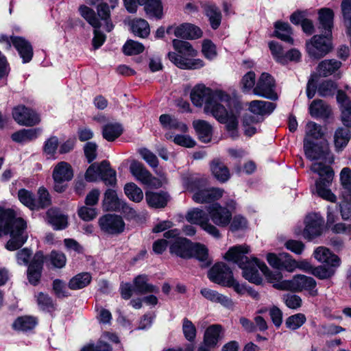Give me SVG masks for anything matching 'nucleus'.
Here are the masks:
<instances>
[{"label": "nucleus", "mask_w": 351, "mask_h": 351, "mask_svg": "<svg viewBox=\"0 0 351 351\" xmlns=\"http://www.w3.org/2000/svg\"><path fill=\"white\" fill-rule=\"evenodd\" d=\"M341 66V62L336 60H326L318 65L319 75L328 76L337 71Z\"/></svg>", "instance_id": "37998d69"}, {"label": "nucleus", "mask_w": 351, "mask_h": 351, "mask_svg": "<svg viewBox=\"0 0 351 351\" xmlns=\"http://www.w3.org/2000/svg\"><path fill=\"white\" fill-rule=\"evenodd\" d=\"M253 93L256 95L271 100L278 99L277 93L275 92L274 80L268 73H262L253 89Z\"/></svg>", "instance_id": "f8f14e48"}, {"label": "nucleus", "mask_w": 351, "mask_h": 351, "mask_svg": "<svg viewBox=\"0 0 351 351\" xmlns=\"http://www.w3.org/2000/svg\"><path fill=\"white\" fill-rule=\"evenodd\" d=\"M168 34H173L175 36L186 39H195L201 37V29L192 24L184 23L178 27H169L166 31Z\"/></svg>", "instance_id": "6ab92c4d"}, {"label": "nucleus", "mask_w": 351, "mask_h": 351, "mask_svg": "<svg viewBox=\"0 0 351 351\" xmlns=\"http://www.w3.org/2000/svg\"><path fill=\"white\" fill-rule=\"evenodd\" d=\"M193 126L202 142H210L213 135V127L208 122L201 119L194 120Z\"/></svg>", "instance_id": "a878e982"}, {"label": "nucleus", "mask_w": 351, "mask_h": 351, "mask_svg": "<svg viewBox=\"0 0 351 351\" xmlns=\"http://www.w3.org/2000/svg\"><path fill=\"white\" fill-rule=\"evenodd\" d=\"M12 43L23 59V62H29L33 57V49L31 44L25 38L18 36L12 38Z\"/></svg>", "instance_id": "393cba45"}, {"label": "nucleus", "mask_w": 351, "mask_h": 351, "mask_svg": "<svg viewBox=\"0 0 351 351\" xmlns=\"http://www.w3.org/2000/svg\"><path fill=\"white\" fill-rule=\"evenodd\" d=\"M314 258L320 263L326 264L332 267H338L340 265L339 258L332 254L331 252L325 247H317L313 253Z\"/></svg>", "instance_id": "b1692460"}, {"label": "nucleus", "mask_w": 351, "mask_h": 351, "mask_svg": "<svg viewBox=\"0 0 351 351\" xmlns=\"http://www.w3.org/2000/svg\"><path fill=\"white\" fill-rule=\"evenodd\" d=\"M141 5H144V10L147 15L157 19L163 17V5L162 0H144Z\"/></svg>", "instance_id": "c756f323"}, {"label": "nucleus", "mask_w": 351, "mask_h": 351, "mask_svg": "<svg viewBox=\"0 0 351 351\" xmlns=\"http://www.w3.org/2000/svg\"><path fill=\"white\" fill-rule=\"evenodd\" d=\"M186 219L191 223L196 224L215 238L220 237L217 228L210 222L208 215L198 208L189 210L186 214Z\"/></svg>", "instance_id": "9b49d317"}, {"label": "nucleus", "mask_w": 351, "mask_h": 351, "mask_svg": "<svg viewBox=\"0 0 351 351\" xmlns=\"http://www.w3.org/2000/svg\"><path fill=\"white\" fill-rule=\"evenodd\" d=\"M229 225L230 230L232 232H236L247 229L248 223L244 217L238 215L231 219Z\"/></svg>", "instance_id": "69168bd1"}, {"label": "nucleus", "mask_w": 351, "mask_h": 351, "mask_svg": "<svg viewBox=\"0 0 351 351\" xmlns=\"http://www.w3.org/2000/svg\"><path fill=\"white\" fill-rule=\"evenodd\" d=\"M341 9L346 34L351 36V0H343Z\"/></svg>", "instance_id": "de8ad7c7"}, {"label": "nucleus", "mask_w": 351, "mask_h": 351, "mask_svg": "<svg viewBox=\"0 0 351 351\" xmlns=\"http://www.w3.org/2000/svg\"><path fill=\"white\" fill-rule=\"evenodd\" d=\"M208 276L212 282L223 286L233 278L232 271L223 263L215 264L208 271Z\"/></svg>", "instance_id": "f3484780"}, {"label": "nucleus", "mask_w": 351, "mask_h": 351, "mask_svg": "<svg viewBox=\"0 0 351 351\" xmlns=\"http://www.w3.org/2000/svg\"><path fill=\"white\" fill-rule=\"evenodd\" d=\"M58 144V138L56 136H51L45 141L43 150L48 158H54Z\"/></svg>", "instance_id": "13d9d810"}, {"label": "nucleus", "mask_w": 351, "mask_h": 351, "mask_svg": "<svg viewBox=\"0 0 351 351\" xmlns=\"http://www.w3.org/2000/svg\"><path fill=\"white\" fill-rule=\"evenodd\" d=\"M274 35L281 40L293 45V39L291 37L292 30L287 23L277 21L274 25Z\"/></svg>", "instance_id": "f704fd0d"}, {"label": "nucleus", "mask_w": 351, "mask_h": 351, "mask_svg": "<svg viewBox=\"0 0 351 351\" xmlns=\"http://www.w3.org/2000/svg\"><path fill=\"white\" fill-rule=\"evenodd\" d=\"M247 105L249 111L255 116L252 119H260V122L264 116L270 114L276 108L275 104L262 100H254Z\"/></svg>", "instance_id": "aec40b11"}, {"label": "nucleus", "mask_w": 351, "mask_h": 351, "mask_svg": "<svg viewBox=\"0 0 351 351\" xmlns=\"http://www.w3.org/2000/svg\"><path fill=\"white\" fill-rule=\"evenodd\" d=\"M323 132L319 125L313 121H310L306 124L305 138L308 139L309 138H313L318 139L321 138Z\"/></svg>", "instance_id": "e2e57ef3"}, {"label": "nucleus", "mask_w": 351, "mask_h": 351, "mask_svg": "<svg viewBox=\"0 0 351 351\" xmlns=\"http://www.w3.org/2000/svg\"><path fill=\"white\" fill-rule=\"evenodd\" d=\"M13 119L19 125L33 126L40 121L39 115L32 109L24 106H18L13 108Z\"/></svg>", "instance_id": "ddd939ff"}, {"label": "nucleus", "mask_w": 351, "mask_h": 351, "mask_svg": "<svg viewBox=\"0 0 351 351\" xmlns=\"http://www.w3.org/2000/svg\"><path fill=\"white\" fill-rule=\"evenodd\" d=\"M53 180V189L58 193L65 191L68 186V182L73 178V170L71 165L64 161H61L56 165L52 172Z\"/></svg>", "instance_id": "9d476101"}, {"label": "nucleus", "mask_w": 351, "mask_h": 351, "mask_svg": "<svg viewBox=\"0 0 351 351\" xmlns=\"http://www.w3.org/2000/svg\"><path fill=\"white\" fill-rule=\"evenodd\" d=\"M211 171L214 176L221 182H226L230 178L228 168L221 162L214 161L211 165Z\"/></svg>", "instance_id": "09e8293b"}, {"label": "nucleus", "mask_w": 351, "mask_h": 351, "mask_svg": "<svg viewBox=\"0 0 351 351\" xmlns=\"http://www.w3.org/2000/svg\"><path fill=\"white\" fill-rule=\"evenodd\" d=\"M316 282L312 278L304 275H296L291 280H285L278 284L279 290H289L293 291H306L312 296L317 295Z\"/></svg>", "instance_id": "0eeeda50"}, {"label": "nucleus", "mask_w": 351, "mask_h": 351, "mask_svg": "<svg viewBox=\"0 0 351 351\" xmlns=\"http://www.w3.org/2000/svg\"><path fill=\"white\" fill-rule=\"evenodd\" d=\"M134 291L138 294L149 293H158V287L148 283V278L146 275H138L133 280Z\"/></svg>", "instance_id": "cd10ccee"}, {"label": "nucleus", "mask_w": 351, "mask_h": 351, "mask_svg": "<svg viewBox=\"0 0 351 351\" xmlns=\"http://www.w3.org/2000/svg\"><path fill=\"white\" fill-rule=\"evenodd\" d=\"M18 197L20 202L30 210H35V198L31 192L25 189L19 191Z\"/></svg>", "instance_id": "bf43d9fd"}, {"label": "nucleus", "mask_w": 351, "mask_h": 351, "mask_svg": "<svg viewBox=\"0 0 351 351\" xmlns=\"http://www.w3.org/2000/svg\"><path fill=\"white\" fill-rule=\"evenodd\" d=\"M124 191L127 197L132 201L140 202L143 198L142 190L134 183H128L125 185Z\"/></svg>", "instance_id": "3c124183"}, {"label": "nucleus", "mask_w": 351, "mask_h": 351, "mask_svg": "<svg viewBox=\"0 0 351 351\" xmlns=\"http://www.w3.org/2000/svg\"><path fill=\"white\" fill-rule=\"evenodd\" d=\"M334 12L331 9L322 8L319 11V27L327 35L332 36Z\"/></svg>", "instance_id": "c85d7f7f"}, {"label": "nucleus", "mask_w": 351, "mask_h": 351, "mask_svg": "<svg viewBox=\"0 0 351 351\" xmlns=\"http://www.w3.org/2000/svg\"><path fill=\"white\" fill-rule=\"evenodd\" d=\"M258 122H260V119H252V116L245 115L243 120L245 134L247 136H252L257 133L259 130V127L256 123Z\"/></svg>", "instance_id": "603ef678"}, {"label": "nucleus", "mask_w": 351, "mask_h": 351, "mask_svg": "<svg viewBox=\"0 0 351 351\" xmlns=\"http://www.w3.org/2000/svg\"><path fill=\"white\" fill-rule=\"evenodd\" d=\"M202 8L209 19L211 27L215 29L218 28L221 20V14L219 8L209 2L203 3Z\"/></svg>", "instance_id": "2f4dec72"}, {"label": "nucleus", "mask_w": 351, "mask_h": 351, "mask_svg": "<svg viewBox=\"0 0 351 351\" xmlns=\"http://www.w3.org/2000/svg\"><path fill=\"white\" fill-rule=\"evenodd\" d=\"M36 321L35 318L29 316L19 317L13 324L14 329L21 331H27L35 327Z\"/></svg>", "instance_id": "8fccbe9b"}, {"label": "nucleus", "mask_w": 351, "mask_h": 351, "mask_svg": "<svg viewBox=\"0 0 351 351\" xmlns=\"http://www.w3.org/2000/svg\"><path fill=\"white\" fill-rule=\"evenodd\" d=\"M182 330L185 338L189 341H193L196 337V328L187 318L183 319Z\"/></svg>", "instance_id": "338daca9"}, {"label": "nucleus", "mask_w": 351, "mask_h": 351, "mask_svg": "<svg viewBox=\"0 0 351 351\" xmlns=\"http://www.w3.org/2000/svg\"><path fill=\"white\" fill-rule=\"evenodd\" d=\"M254 264L256 265V269L258 271L260 270L264 274L268 282L272 283L274 288L279 289V288L277 287V285L284 281L282 280V274L280 271H271L267 265L260 261Z\"/></svg>", "instance_id": "7c9ffc66"}, {"label": "nucleus", "mask_w": 351, "mask_h": 351, "mask_svg": "<svg viewBox=\"0 0 351 351\" xmlns=\"http://www.w3.org/2000/svg\"><path fill=\"white\" fill-rule=\"evenodd\" d=\"M337 267L318 266L312 269L311 274L320 279H326L334 275Z\"/></svg>", "instance_id": "680f3d73"}, {"label": "nucleus", "mask_w": 351, "mask_h": 351, "mask_svg": "<svg viewBox=\"0 0 351 351\" xmlns=\"http://www.w3.org/2000/svg\"><path fill=\"white\" fill-rule=\"evenodd\" d=\"M256 75L253 71L247 72L241 79V86L243 92L253 90L255 87Z\"/></svg>", "instance_id": "774afa93"}, {"label": "nucleus", "mask_w": 351, "mask_h": 351, "mask_svg": "<svg viewBox=\"0 0 351 351\" xmlns=\"http://www.w3.org/2000/svg\"><path fill=\"white\" fill-rule=\"evenodd\" d=\"M306 322V317L302 313H297L289 317L285 322L287 328L290 330H296L301 327Z\"/></svg>", "instance_id": "5fc2aeb1"}, {"label": "nucleus", "mask_w": 351, "mask_h": 351, "mask_svg": "<svg viewBox=\"0 0 351 351\" xmlns=\"http://www.w3.org/2000/svg\"><path fill=\"white\" fill-rule=\"evenodd\" d=\"M250 252V247L246 244L237 245L231 247L224 255V258L229 261L237 264L241 269L243 276L249 282L261 285L262 283V278L256 269L255 262H258L255 257H247V254Z\"/></svg>", "instance_id": "f03ea898"}, {"label": "nucleus", "mask_w": 351, "mask_h": 351, "mask_svg": "<svg viewBox=\"0 0 351 351\" xmlns=\"http://www.w3.org/2000/svg\"><path fill=\"white\" fill-rule=\"evenodd\" d=\"M185 189L193 193L192 199L198 204L210 203L219 199L223 195V190L209 187L206 178L198 175L186 177L184 180Z\"/></svg>", "instance_id": "7ed1b4c3"}, {"label": "nucleus", "mask_w": 351, "mask_h": 351, "mask_svg": "<svg viewBox=\"0 0 351 351\" xmlns=\"http://www.w3.org/2000/svg\"><path fill=\"white\" fill-rule=\"evenodd\" d=\"M323 219L315 213L308 215L305 219V228L303 230V237L311 240L321 234Z\"/></svg>", "instance_id": "a211bd4d"}, {"label": "nucleus", "mask_w": 351, "mask_h": 351, "mask_svg": "<svg viewBox=\"0 0 351 351\" xmlns=\"http://www.w3.org/2000/svg\"><path fill=\"white\" fill-rule=\"evenodd\" d=\"M123 132V128L119 123H108L102 129V136L108 141H113Z\"/></svg>", "instance_id": "79ce46f5"}, {"label": "nucleus", "mask_w": 351, "mask_h": 351, "mask_svg": "<svg viewBox=\"0 0 351 351\" xmlns=\"http://www.w3.org/2000/svg\"><path fill=\"white\" fill-rule=\"evenodd\" d=\"M99 225L104 232L108 234H119L123 231L125 223L122 218L116 215H106L99 220Z\"/></svg>", "instance_id": "dca6fc26"}, {"label": "nucleus", "mask_w": 351, "mask_h": 351, "mask_svg": "<svg viewBox=\"0 0 351 351\" xmlns=\"http://www.w3.org/2000/svg\"><path fill=\"white\" fill-rule=\"evenodd\" d=\"M210 220L219 227L228 226L232 219L231 212L218 203L213 204L207 207Z\"/></svg>", "instance_id": "4468645a"}, {"label": "nucleus", "mask_w": 351, "mask_h": 351, "mask_svg": "<svg viewBox=\"0 0 351 351\" xmlns=\"http://www.w3.org/2000/svg\"><path fill=\"white\" fill-rule=\"evenodd\" d=\"M298 261L293 259L288 253L281 254V262L280 269H285L289 272H293L297 269Z\"/></svg>", "instance_id": "6e6d98bb"}, {"label": "nucleus", "mask_w": 351, "mask_h": 351, "mask_svg": "<svg viewBox=\"0 0 351 351\" xmlns=\"http://www.w3.org/2000/svg\"><path fill=\"white\" fill-rule=\"evenodd\" d=\"M132 32L140 38H146L149 35L150 28L147 21L142 19H135L129 23Z\"/></svg>", "instance_id": "e433bc0d"}, {"label": "nucleus", "mask_w": 351, "mask_h": 351, "mask_svg": "<svg viewBox=\"0 0 351 351\" xmlns=\"http://www.w3.org/2000/svg\"><path fill=\"white\" fill-rule=\"evenodd\" d=\"M130 170L135 178L144 184L155 188L162 186V182L152 177L144 165L138 161H133L131 163Z\"/></svg>", "instance_id": "2eb2a0df"}, {"label": "nucleus", "mask_w": 351, "mask_h": 351, "mask_svg": "<svg viewBox=\"0 0 351 351\" xmlns=\"http://www.w3.org/2000/svg\"><path fill=\"white\" fill-rule=\"evenodd\" d=\"M85 179L88 182L101 180L106 185L114 186L117 182L116 171L111 169L108 161L104 160L99 164H92L86 170Z\"/></svg>", "instance_id": "423d86ee"}, {"label": "nucleus", "mask_w": 351, "mask_h": 351, "mask_svg": "<svg viewBox=\"0 0 351 351\" xmlns=\"http://www.w3.org/2000/svg\"><path fill=\"white\" fill-rule=\"evenodd\" d=\"M159 121L161 125L165 129H176L181 132H186L187 125L179 121L173 116L164 114L160 116Z\"/></svg>", "instance_id": "ea45409f"}, {"label": "nucleus", "mask_w": 351, "mask_h": 351, "mask_svg": "<svg viewBox=\"0 0 351 351\" xmlns=\"http://www.w3.org/2000/svg\"><path fill=\"white\" fill-rule=\"evenodd\" d=\"M304 149L307 158L311 160H322L324 163L334 162L333 155L330 153L329 144L322 141L319 144L313 143L309 139L304 138Z\"/></svg>", "instance_id": "6e6552de"}, {"label": "nucleus", "mask_w": 351, "mask_h": 351, "mask_svg": "<svg viewBox=\"0 0 351 351\" xmlns=\"http://www.w3.org/2000/svg\"><path fill=\"white\" fill-rule=\"evenodd\" d=\"M221 332L222 328L220 325L210 326L205 331L204 343L210 346L216 347L221 338Z\"/></svg>", "instance_id": "473e14b6"}, {"label": "nucleus", "mask_w": 351, "mask_h": 351, "mask_svg": "<svg viewBox=\"0 0 351 351\" xmlns=\"http://www.w3.org/2000/svg\"><path fill=\"white\" fill-rule=\"evenodd\" d=\"M103 205L108 210H123L129 209L126 203L119 199L115 191L108 189L104 195Z\"/></svg>", "instance_id": "5701e85b"}, {"label": "nucleus", "mask_w": 351, "mask_h": 351, "mask_svg": "<svg viewBox=\"0 0 351 351\" xmlns=\"http://www.w3.org/2000/svg\"><path fill=\"white\" fill-rule=\"evenodd\" d=\"M190 99L196 107L204 106V112L224 123L230 136L238 137L239 110L228 112L222 103H229L230 97L222 90H213L204 84H196L191 90Z\"/></svg>", "instance_id": "f257e3e1"}, {"label": "nucleus", "mask_w": 351, "mask_h": 351, "mask_svg": "<svg viewBox=\"0 0 351 351\" xmlns=\"http://www.w3.org/2000/svg\"><path fill=\"white\" fill-rule=\"evenodd\" d=\"M311 169L319 176L315 182V187L312 189V193L326 201L335 202L337 197L329 189L334 178L332 168L322 162H315L311 165Z\"/></svg>", "instance_id": "39448f33"}, {"label": "nucleus", "mask_w": 351, "mask_h": 351, "mask_svg": "<svg viewBox=\"0 0 351 351\" xmlns=\"http://www.w3.org/2000/svg\"><path fill=\"white\" fill-rule=\"evenodd\" d=\"M350 138L351 130L349 128H337L334 134V145L336 151L342 150L348 145Z\"/></svg>", "instance_id": "c9c22d12"}, {"label": "nucleus", "mask_w": 351, "mask_h": 351, "mask_svg": "<svg viewBox=\"0 0 351 351\" xmlns=\"http://www.w3.org/2000/svg\"><path fill=\"white\" fill-rule=\"evenodd\" d=\"M308 110L313 117H326L329 116L331 112L330 107L321 99L312 101Z\"/></svg>", "instance_id": "58836bf2"}, {"label": "nucleus", "mask_w": 351, "mask_h": 351, "mask_svg": "<svg viewBox=\"0 0 351 351\" xmlns=\"http://www.w3.org/2000/svg\"><path fill=\"white\" fill-rule=\"evenodd\" d=\"M35 298L39 308L43 311H51L54 310V304L51 298L42 292L35 295Z\"/></svg>", "instance_id": "864d4df0"}, {"label": "nucleus", "mask_w": 351, "mask_h": 351, "mask_svg": "<svg viewBox=\"0 0 351 351\" xmlns=\"http://www.w3.org/2000/svg\"><path fill=\"white\" fill-rule=\"evenodd\" d=\"M47 220L56 230L64 229L68 225L67 217L56 208L47 210Z\"/></svg>", "instance_id": "bb28decb"}, {"label": "nucleus", "mask_w": 351, "mask_h": 351, "mask_svg": "<svg viewBox=\"0 0 351 351\" xmlns=\"http://www.w3.org/2000/svg\"><path fill=\"white\" fill-rule=\"evenodd\" d=\"M92 277L88 272H83L73 277L69 282V287L72 290L83 289L90 282Z\"/></svg>", "instance_id": "a19ab883"}, {"label": "nucleus", "mask_w": 351, "mask_h": 351, "mask_svg": "<svg viewBox=\"0 0 351 351\" xmlns=\"http://www.w3.org/2000/svg\"><path fill=\"white\" fill-rule=\"evenodd\" d=\"M38 199H35V209L43 208L51 204L49 193L45 188H40L38 191Z\"/></svg>", "instance_id": "052dcab7"}, {"label": "nucleus", "mask_w": 351, "mask_h": 351, "mask_svg": "<svg viewBox=\"0 0 351 351\" xmlns=\"http://www.w3.org/2000/svg\"><path fill=\"white\" fill-rule=\"evenodd\" d=\"M337 85L330 80H326L319 85L317 92L322 97L332 95L337 90Z\"/></svg>", "instance_id": "0e129e2a"}, {"label": "nucleus", "mask_w": 351, "mask_h": 351, "mask_svg": "<svg viewBox=\"0 0 351 351\" xmlns=\"http://www.w3.org/2000/svg\"><path fill=\"white\" fill-rule=\"evenodd\" d=\"M43 262L44 255L43 252H38L35 254L28 267L27 278L29 282L33 285H36L40 280Z\"/></svg>", "instance_id": "412c9836"}, {"label": "nucleus", "mask_w": 351, "mask_h": 351, "mask_svg": "<svg viewBox=\"0 0 351 351\" xmlns=\"http://www.w3.org/2000/svg\"><path fill=\"white\" fill-rule=\"evenodd\" d=\"M145 198L149 206L156 208H164L169 199V195L165 192H147Z\"/></svg>", "instance_id": "72a5a7b5"}, {"label": "nucleus", "mask_w": 351, "mask_h": 351, "mask_svg": "<svg viewBox=\"0 0 351 351\" xmlns=\"http://www.w3.org/2000/svg\"><path fill=\"white\" fill-rule=\"evenodd\" d=\"M97 14L100 19L104 22V28L107 32L113 29V25L110 21V10L106 3L98 5L97 8Z\"/></svg>", "instance_id": "c03bdc74"}, {"label": "nucleus", "mask_w": 351, "mask_h": 351, "mask_svg": "<svg viewBox=\"0 0 351 351\" xmlns=\"http://www.w3.org/2000/svg\"><path fill=\"white\" fill-rule=\"evenodd\" d=\"M331 38L332 36L325 33L323 35L313 36L306 44L308 55L316 59L326 56L332 48Z\"/></svg>", "instance_id": "1a4fd4ad"}, {"label": "nucleus", "mask_w": 351, "mask_h": 351, "mask_svg": "<svg viewBox=\"0 0 351 351\" xmlns=\"http://www.w3.org/2000/svg\"><path fill=\"white\" fill-rule=\"evenodd\" d=\"M144 50V46L136 41L128 40L123 47V53L128 56L136 55L141 53Z\"/></svg>", "instance_id": "4d7b16f0"}, {"label": "nucleus", "mask_w": 351, "mask_h": 351, "mask_svg": "<svg viewBox=\"0 0 351 351\" xmlns=\"http://www.w3.org/2000/svg\"><path fill=\"white\" fill-rule=\"evenodd\" d=\"M340 181L343 189L342 196H351V170L348 167L342 169L340 173Z\"/></svg>", "instance_id": "a18cd8bd"}, {"label": "nucleus", "mask_w": 351, "mask_h": 351, "mask_svg": "<svg viewBox=\"0 0 351 351\" xmlns=\"http://www.w3.org/2000/svg\"><path fill=\"white\" fill-rule=\"evenodd\" d=\"M80 15L94 28H100L101 24L96 16L95 11L86 5H81L79 8Z\"/></svg>", "instance_id": "49530a36"}, {"label": "nucleus", "mask_w": 351, "mask_h": 351, "mask_svg": "<svg viewBox=\"0 0 351 351\" xmlns=\"http://www.w3.org/2000/svg\"><path fill=\"white\" fill-rule=\"evenodd\" d=\"M193 243L185 238H178L169 247L170 253L182 258L192 257Z\"/></svg>", "instance_id": "4be33fe9"}, {"label": "nucleus", "mask_w": 351, "mask_h": 351, "mask_svg": "<svg viewBox=\"0 0 351 351\" xmlns=\"http://www.w3.org/2000/svg\"><path fill=\"white\" fill-rule=\"evenodd\" d=\"M173 46L176 52H169L168 57L178 67L182 69H197L204 66L202 60L194 58L197 51L189 42L174 39Z\"/></svg>", "instance_id": "20e7f679"}, {"label": "nucleus", "mask_w": 351, "mask_h": 351, "mask_svg": "<svg viewBox=\"0 0 351 351\" xmlns=\"http://www.w3.org/2000/svg\"><path fill=\"white\" fill-rule=\"evenodd\" d=\"M40 128L21 130L12 135V139L17 143H25L36 139L40 134Z\"/></svg>", "instance_id": "4c0bfd02"}]
</instances>
